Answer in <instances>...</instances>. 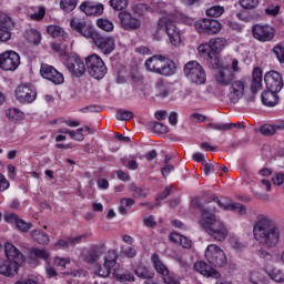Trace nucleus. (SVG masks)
I'll use <instances>...</instances> for the list:
<instances>
[{
	"label": "nucleus",
	"instance_id": "nucleus-50",
	"mask_svg": "<svg viewBox=\"0 0 284 284\" xmlns=\"http://www.w3.org/2000/svg\"><path fill=\"white\" fill-rule=\"evenodd\" d=\"M51 50L57 52V54H60V57H63V54H65V44L61 42H53L51 43Z\"/></svg>",
	"mask_w": 284,
	"mask_h": 284
},
{
	"label": "nucleus",
	"instance_id": "nucleus-27",
	"mask_svg": "<svg viewBox=\"0 0 284 284\" xmlns=\"http://www.w3.org/2000/svg\"><path fill=\"white\" fill-rule=\"evenodd\" d=\"M262 103L267 108H274L278 104V91L267 89L261 94Z\"/></svg>",
	"mask_w": 284,
	"mask_h": 284
},
{
	"label": "nucleus",
	"instance_id": "nucleus-10",
	"mask_svg": "<svg viewBox=\"0 0 284 284\" xmlns=\"http://www.w3.org/2000/svg\"><path fill=\"white\" fill-rule=\"evenodd\" d=\"M64 65L70 74H72V77H75L77 79L85 74V62H83V60H81V58L75 53H70L69 55H67Z\"/></svg>",
	"mask_w": 284,
	"mask_h": 284
},
{
	"label": "nucleus",
	"instance_id": "nucleus-44",
	"mask_svg": "<svg viewBox=\"0 0 284 284\" xmlns=\"http://www.w3.org/2000/svg\"><path fill=\"white\" fill-rule=\"evenodd\" d=\"M223 12H225V9L223 7L214 6L206 10V16L219 18L221 17V14H223Z\"/></svg>",
	"mask_w": 284,
	"mask_h": 284
},
{
	"label": "nucleus",
	"instance_id": "nucleus-48",
	"mask_svg": "<svg viewBox=\"0 0 284 284\" xmlns=\"http://www.w3.org/2000/svg\"><path fill=\"white\" fill-rule=\"evenodd\" d=\"M31 254L37 258H42L43 261L50 256V253L44 248H32Z\"/></svg>",
	"mask_w": 284,
	"mask_h": 284
},
{
	"label": "nucleus",
	"instance_id": "nucleus-36",
	"mask_svg": "<svg viewBox=\"0 0 284 284\" xmlns=\"http://www.w3.org/2000/svg\"><path fill=\"white\" fill-rule=\"evenodd\" d=\"M97 26L100 30H104V32H112L114 30V23L108 19L100 18L97 20Z\"/></svg>",
	"mask_w": 284,
	"mask_h": 284
},
{
	"label": "nucleus",
	"instance_id": "nucleus-59",
	"mask_svg": "<svg viewBox=\"0 0 284 284\" xmlns=\"http://www.w3.org/2000/svg\"><path fill=\"white\" fill-rule=\"evenodd\" d=\"M16 284H39V280L34 276H29L16 282Z\"/></svg>",
	"mask_w": 284,
	"mask_h": 284
},
{
	"label": "nucleus",
	"instance_id": "nucleus-43",
	"mask_svg": "<svg viewBox=\"0 0 284 284\" xmlns=\"http://www.w3.org/2000/svg\"><path fill=\"white\" fill-rule=\"evenodd\" d=\"M268 276L272 281H275V283H284V273L278 268H273Z\"/></svg>",
	"mask_w": 284,
	"mask_h": 284
},
{
	"label": "nucleus",
	"instance_id": "nucleus-40",
	"mask_svg": "<svg viewBox=\"0 0 284 284\" xmlns=\"http://www.w3.org/2000/svg\"><path fill=\"white\" fill-rule=\"evenodd\" d=\"M156 90L159 92L156 97H160L161 99H166V97L170 95V88L165 85L163 81L156 83Z\"/></svg>",
	"mask_w": 284,
	"mask_h": 284
},
{
	"label": "nucleus",
	"instance_id": "nucleus-47",
	"mask_svg": "<svg viewBox=\"0 0 284 284\" xmlns=\"http://www.w3.org/2000/svg\"><path fill=\"white\" fill-rule=\"evenodd\" d=\"M32 21H41L45 17V7H38V11L29 14Z\"/></svg>",
	"mask_w": 284,
	"mask_h": 284
},
{
	"label": "nucleus",
	"instance_id": "nucleus-2",
	"mask_svg": "<svg viewBox=\"0 0 284 284\" xmlns=\"http://www.w3.org/2000/svg\"><path fill=\"white\" fill-rule=\"evenodd\" d=\"M70 26L72 30L81 34V37H84V39H92L94 45H97L98 50H101L103 54H112V52H114V48H116L114 38L94 31L92 26L79 18L71 19Z\"/></svg>",
	"mask_w": 284,
	"mask_h": 284
},
{
	"label": "nucleus",
	"instance_id": "nucleus-31",
	"mask_svg": "<svg viewBox=\"0 0 284 284\" xmlns=\"http://www.w3.org/2000/svg\"><path fill=\"white\" fill-rule=\"evenodd\" d=\"M33 241H37L40 245H48L50 243V236L42 231L34 230L31 232Z\"/></svg>",
	"mask_w": 284,
	"mask_h": 284
},
{
	"label": "nucleus",
	"instance_id": "nucleus-7",
	"mask_svg": "<svg viewBox=\"0 0 284 284\" xmlns=\"http://www.w3.org/2000/svg\"><path fill=\"white\" fill-rule=\"evenodd\" d=\"M158 34L159 32H161V30H163L164 32H166L172 45H181V31H179L176 24L174 23V21H172V19H170V17L160 18L158 21Z\"/></svg>",
	"mask_w": 284,
	"mask_h": 284
},
{
	"label": "nucleus",
	"instance_id": "nucleus-28",
	"mask_svg": "<svg viewBox=\"0 0 284 284\" xmlns=\"http://www.w3.org/2000/svg\"><path fill=\"white\" fill-rule=\"evenodd\" d=\"M19 265L10 262V260H7L2 263H0V274L2 276H14L16 274H19Z\"/></svg>",
	"mask_w": 284,
	"mask_h": 284
},
{
	"label": "nucleus",
	"instance_id": "nucleus-26",
	"mask_svg": "<svg viewBox=\"0 0 284 284\" xmlns=\"http://www.w3.org/2000/svg\"><path fill=\"white\" fill-rule=\"evenodd\" d=\"M284 131V121L277 122L275 124H264L261 126L260 132L263 136H274V134H278V132Z\"/></svg>",
	"mask_w": 284,
	"mask_h": 284
},
{
	"label": "nucleus",
	"instance_id": "nucleus-23",
	"mask_svg": "<svg viewBox=\"0 0 284 284\" xmlns=\"http://www.w3.org/2000/svg\"><path fill=\"white\" fill-rule=\"evenodd\" d=\"M209 44L211 45V52L209 53V60L215 61V65L219 63V57L216 55L225 45L227 44V40L225 38H215L211 39Z\"/></svg>",
	"mask_w": 284,
	"mask_h": 284
},
{
	"label": "nucleus",
	"instance_id": "nucleus-33",
	"mask_svg": "<svg viewBox=\"0 0 284 284\" xmlns=\"http://www.w3.org/2000/svg\"><path fill=\"white\" fill-rule=\"evenodd\" d=\"M131 192H133L134 199H148L150 196V189L138 187L134 184L130 185Z\"/></svg>",
	"mask_w": 284,
	"mask_h": 284
},
{
	"label": "nucleus",
	"instance_id": "nucleus-56",
	"mask_svg": "<svg viewBox=\"0 0 284 284\" xmlns=\"http://www.w3.org/2000/svg\"><path fill=\"white\" fill-rule=\"evenodd\" d=\"M11 37L12 36L10 33V30H8V28L0 27V41H2V42L10 41Z\"/></svg>",
	"mask_w": 284,
	"mask_h": 284
},
{
	"label": "nucleus",
	"instance_id": "nucleus-8",
	"mask_svg": "<svg viewBox=\"0 0 284 284\" xmlns=\"http://www.w3.org/2000/svg\"><path fill=\"white\" fill-rule=\"evenodd\" d=\"M184 75L195 85H203L206 81L205 70L196 61H190L184 65Z\"/></svg>",
	"mask_w": 284,
	"mask_h": 284
},
{
	"label": "nucleus",
	"instance_id": "nucleus-12",
	"mask_svg": "<svg viewBox=\"0 0 284 284\" xmlns=\"http://www.w3.org/2000/svg\"><path fill=\"white\" fill-rule=\"evenodd\" d=\"M195 30L200 34H219L221 32V22L215 19H202L195 22Z\"/></svg>",
	"mask_w": 284,
	"mask_h": 284
},
{
	"label": "nucleus",
	"instance_id": "nucleus-11",
	"mask_svg": "<svg viewBox=\"0 0 284 284\" xmlns=\"http://www.w3.org/2000/svg\"><path fill=\"white\" fill-rule=\"evenodd\" d=\"M21 65V57L14 51H6L0 54V68L6 72H14Z\"/></svg>",
	"mask_w": 284,
	"mask_h": 284
},
{
	"label": "nucleus",
	"instance_id": "nucleus-24",
	"mask_svg": "<svg viewBox=\"0 0 284 284\" xmlns=\"http://www.w3.org/2000/svg\"><path fill=\"white\" fill-rule=\"evenodd\" d=\"M215 83L222 88H227L234 81V73L229 69H219L214 74Z\"/></svg>",
	"mask_w": 284,
	"mask_h": 284
},
{
	"label": "nucleus",
	"instance_id": "nucleus-32",
	"mask_svg": "<svg viewBox=\"0 0 284 284\" xmlns=\"http://www.w3.org/2000/svg\"><path fill=\"white\" fill-rule=\"evenodd\" d=\"M248 281L252 284H267V276L258 271H253L250 273Z\"/></svg>",
	"mask_w": 284,
	"mask_h": 284
},
{
	"label": "nucleus",
	"instance_id": "nucleus-38",
	"mask_svg": "<svg viewBox=\"0 0 284 284\" xmlns=\"http://www.w3.org/2000/svg\"><path fill=\"white\" fill-rule=\"evenodd\" d=\"M47 32H48V34L52 36L53 39H59L61 37H65V31H63V29H61V27H59V26H49L47 28Z\"/></svg>",
	"mask_w": 284,
	"mask_h": 284
},
{
	"label": "nucleus",
	"instance_id": "nucleus-6",
	"mask_svg": "<svg viewBox=\"0 0 284 284\" xmlns=\"http://www.w3.org/2000/svg\"><path fill=\"white\" fill-rule=\"evenodd\" d=\"M85 65L90 77L98 81L108 74V67H105V62H103V59H101L97 53L85 58Z\"/></svg>",
	"mask_w": 284,
	"mask_h": 284
},
{
	"label": "nucleus",
	"instance_id": "nucleus-55",
	"mask_svg": "<svg viewBox=\"0 0 284 284\" xmlns=\"http://www.w3.org/2000/svg\"><path fill=\"white\" fill-rule=\"evenodd\" d=\"M265 14H267L268 17H276V14H278V12H281V7L278 4L276 6H271L267 7L264 10Z\"/></svg>",
	"mask_w": 284,
	"mask_h": 284
},
{
	"label": "nucleus",
	"instance_id": "nucleus-29",
	"mask_svg": "<svg viewBox=\"0 0 284 284\" xmlns=\"http://www.w3.org/2000/svg\"><path fill=\"white\" fill-rule=\"evenodd\" d=\"M101 256H103V251L101 250V247L93 246L84 256V261L87 263H97V261H99Z\"/></svg>",
	"mask_w": 284,
	"mask_h": 284
},
{
	"label": "nucleus",
	"instance_id": "nucleus-16",
	"mask_svg": "<svg viewBox=\"0 0 284 284\" xmlns=\"http://www.w3.org/2000/svg\"><path fill=\"white\" fill-rule=\"evenodd\" d=\"M227 98L231 103H239L243 95L245 94V81L243 80H233L231 82Z\"/></svg>",
	"mask_w": 284,
	"mask_h": 284
},
{
	"label": "nucleus",
	"instance_id": "nucleus-46",
	"mask_svg": "<svg viewBox=\"0 0 284 284\" xmlns=\"http://www.w3.org/2000/svg\"><path fill=\"white\" fill-rule=\"evenodd\" d=\"M240 6L244 10H254L258 8V0H240Z\"/></svg>",
	"mask_w": 284,
	"mask_h": 284
},
{
	"label": "nucleus",
	"instance_id": "nucleus-51",
	"mask_svg": "<svg viewBox=\"0 0 284 284\" xmlns=\"http://www.w3.org/2000/svg\"><path fill=\"white\" fill-rule=\"evenodd\" d=\"M17 227L18 230H20V232H30V230H32V223H28L21 219H19V221H17Z\"/></svg>",
	"mask_w": 284,
	"mask_h": 284
},
{
	"label": "nucleus",
	"instance_id": "nucleus-52",
	"mask_svg": "<svg viewBox=\"0 0 284 284\" xmlns=\"http://www.w3.org/2000/svg\"><path fill=\"white\" fill-rule=\"evenodd\" d=\"M89 234H82L75 237H68L69 239V247H74V245H79L83 239H88Z\"/></svg>",
	"mask_w": 284,
	"mask_h": 284
},
{
	"label": "nucleus",
	"instance_id": "nucleus-41",
	"mask_svg": "<svg viewBox=\"0 0 284 284\" xmlns=\"http://www.w3.org/2000/svg\"><path fill=\"white\" fill-rule=\"evenodd\" d=\"M60 8L64 12H72L77 8V0H61Z\"/></svg>",
	"mask_w": 284,
	"mask_h": 284
},
{
	"label": "nucleus",
	"instance_id": "nucleus-21",
	"mask_svg": "<svg viewBox=\"0 0 284 284\" xmlns=\"http://www.w3.org/2000/svg\"><path fill=\"white\" fill-rule=\"evenodd\" d=\"M263 89V71L261 68H255L252 72V82H251V92L252 97L248 98V101L254 102V97Z\"/></svg>",
	"mask_w": 284,
	"mask_h": 284
},
{
	"label": "nucleus",
	"instance_id": "nucleus-39",
	"mask_svg": "<svg viewBox=\"0 0 284 284\" xmlns=\"http://www.w3.org/2000/svg\"><path fill=\"white\" fill-rule=\"evenodd\" d=\"M135 274L139 276V278H154V272L145 266H139L135 270Z\"/></svg>",
	"mask_w": 284,
	"mask_h": 284
},
{
	"label": "nucleus",
	"instance_id": "nucleus-61",
	"mask_svg": "<svg viewBox=\"0 0 284 284\" xmlns=\"http://www.w3.org/2000/svg\"><path fill=\"white\" fill-rule=\"evenodd\" d=\"M54 265H57L58 267H65V265H70V258L55 257Z\"/></svg>",
	"mask_w": 284,
	"mask_h": 284
},
{
	"label": "nucleus",
	"instance_id": "nucleus-63",
	"mask_svg": "<svg viewBox=\"0 0 284 284\" xmlns=\"http://www.w3.org/2000/svg\"><path fill=\"white\" fill-rule=\"evenodd\" d=\"M180 245L184 247V250H190L192 247V240L182 235V239L180 240Z\"/></svg>",
	"mask_w": 284,
	"mask_h": 284
},
{
	"label": "nucleus",
	"instance_id": "nucleus-45",
	"mask_svg": "<svg viewBox=\"0 0 284 284\" xmlns=\"http://www.w3.org/2000/svg\"><path fill=\"white\" fill-rule=\"evenodd\" d=\"M110 6L116 11L125 10L128 8V0H110Z\"/></svg>",
	"mask_w": 284,
	"mask_h": 284
},
{
	"label": "nucleus",
	"instance_id": "nucleus-42",
	"mask_svg": "<svg viewBox=\"0 0 284 284\" xmlns=\"http://www.w3.org/2000/svg\"><path fill=\"white\" fill-rule=\"evenodd\" d=\"M118 121H130V119H134V113L132 111L119 109L116 111Z\"/></svg>",
	"mask_w": 284,
	"mask_h": 284
},
{
	"label": "nucleus",
	"instance_id": "nucleus-30",
	"mask_svg": "<svg viewBox=\"0 0 284 284\" xmlns=\"http://www.w3.org/2000/svg\"><path fill=\"white\" fill-rule=\"evenodd\" d=\"M151 261L154 265V268L156 270V272L159 274H162V276H168V274H170V271L168 270V267H165L163 262H161V260L159 258V255L153 254L151 256Z\"/></svg>",
	"mask_w": 284,
	"mask_h": 284
},
{
	"label": "nucleus",
	"instance_id": "nucleus-18",
	"mask_svg": "<svg viewBox=\"0 0 284 284\" xmlns=\"http://www.w3.org/2000/svg\"><path fill=\"white\" fill-rule=\"evenodd\" d=\"M214 203L219 205V207H223V210H229L231 212H236L237 214H247V207L241 203L231 202L227 197L213 196Z\"/></svg>",
	"mask_w": 284,
	"mask_h": 284
},
{
	"label": "nucleus",
	"instance_id": "nucleus-58",
	"mask_svg": "<svg viewBox=\"0 0 284 284\" xmlns=\"http://www.w3.org/2000/svg\"><path fill=\"white\" fill-rule=\"evenodd\" d=\"M209 128H211V130H219L220 132H227L229 130L227 123H211Z\"/></svg>",
	"mask_w": 284,
	"mask_h": 284
},
{
	"label": "nucleus",
	"instance_id": "nucleus-1",
	"mask_svg": "<svg viewBox=\"0 0 284 284\" xmlns=\"http://www.w3.org/2000/svg\"><path fill=\"white\" fill-rule=\"evenodd\" d=\"M253 235L255 241H257L260 245H263V247H267V250L276 247L278 241H281V230L278 225L267 215L257 216L253 226Z\"/></svg>",
	"mask_w": 284,
	"mask_h": 284
},
{
	"label": "nucleus",
	"instance_id": "nucleus-25",
	"mask_svg": "<svg viewBox=\"0 0 284 284\" xmlns=\"http://www.w3.org/2000/svg\"><path fill=\"white\" fill-rule=\"evenodd\" d=\"M194 270L202 276H206V278H221V273L205 262H196Z\"/></svg>",
	"mask_w": 284,
	"mask_h": 284
},
{
	"label": "nucleus",
	"instance_id": "nucleus-20",
	"mask_svg": "<svg viewBox=\"0 0 284 284\" xmlns=\"http://www.w3.org/2000/svg\"><path fill=\"white\" fill-rule=\"evenodd\" d=\"M4 252H6L7 261H10L11 263L20 267L21 265H23V262L26 261L23 257V253H21V251H19L17 246H14L11 243H7L4 245Z\"/></svg>",
	"mask_w": 284,
	"mask_h": 284
},
{
	"label": "nucleus",
	"instance_id": "nucleus-64",
	"mask_svg": "<svg viewBox=\"0 0 284 284\" xmlns=\"http://www.w3.org/2000/svg\"><path fill=\"white\" fill-rule=\"evenodd\" d=\"M274 185H283L284 184V173H277L272 179Z\"/></svg>",
	"mask_w": 284,
	"mask_h": 284
},
{
	"label": "nucleus",
	"instance_id": "nucleus-9",
	"mask_svg": "<svg viewBox=\"0 0 284 284\" xmlns=\"http://www.w3.org/2000/svg\"><path fill=\"white\" fill-rule=\"evenodd\" d=\"M205 258L214 267H224L227 265V256L216 244H211L205 250Z\"/></svg>",
	"mask_w": 284,
	"mask_h": 284
},
{
	"label": "nucleus",
	"instance_id": "nucleus-34",
	"mask_svg": "<svg viewBox=\"0 0 284 284\" xmlns=\"http://www.w3.org/2000/svg\"><path fill=\"white\" fill-rule=\"evenodd\" d=\"M6 115L9 121H22L24 116L23 112L17 108H11L7 110Z\"/></svg>",
	"mask_w": 284,
	"mask_h": 284
},
{
	"label": "nucleus",
	"instance_id": "nucleus-49",
	"mask_svg": "<svg viewBox=\"0 0 284 284\" xmlns=\"http://www.w3.org/2000/svg\"><path fill=\"white\" fill-rule=\"evenodd\" d=\"M273 52L277 59V61H280V63H284V45L283 44H277L273 48Z\"/></svg>",
	"mask_w": 284,
	"mask_h": 284
},
{
	"label": "nucleus",
	"instance_id": "nucleus-3",
	"mask_svg": "<svg viewBox=\"0 0 284 284\" xmlns=\"http://www.w3.org/2000/svg\"><path fill=\"white\" fill-rule=\"evenodd\" d=\"M214 211L215 209H212V206L203 207L201 210L202 219L200 220V225L211 239L222 243L227 239L229 231L223 221L216 217Z\"/></svg>",
	"mask_w": 284,
	"mask_h": 284
},
{
	"label": "nucleus",
	"instance_id": "nucleus-19",
	"mask_svg": "<svg viewBox=\"0 0 284 284\" xmlns=\"http://www.w3.org/2000/svg\"><path fill=\"white\" fill-rule=\"evenodd\" d=\"M267 90L272 92H281L283 90V77L277 71H270L264 75Z\"/></svg>",
	"mask_w": 284,
	"mask_h": 284
},
{
	"label": "nucleus",
	"instance_id": "nucleus-60",
	"mask_svg": "<svg viewBox=\"0 0 284 284\" xmlns=\"http://www.w3.org/2000/svg\"><path fill=\"white\" fill-rule=\"evenodd\" d=\"M4 221L6 223H16L17 225V221H19V215L14 213H6Z\"/></svg>",
	"mask_w": 284,
	"mask_h": 284
},
{
	"label": "nucleus",
	"instance_id": "nucleus-62",
	"mask_svg": "<svg viewBox=\"0 0 284 284\" xmlns=\"http://www.w3.org/2000/svg\"><path fill=\"white\" fill-rule=\"evenodd\" d=\"M124 256H128V258H134L136 256V248L134 246H128L123 250Z\"/></svg>",
	"mask_w": 284,
	"mask_h": 284
},
{
	"label": "nucleus",
	"instance_id": "nucleus-53",
	"mask_svg": "<svg viewBox=\"0 0 284 284\" xmlns=\"http://www.w3.org/2000/svg\"><path fill=\"white\" fill-rule=\"evenodd\" d=\"M202 165H203L204 174L206 176L212 174V172H216V168H219V165H214V163H207V162H203Z\"/></svg>",
	"mask_w": 284,
	"mask_h": 284
},
{
	"label": "nucleus",
	"instance_id": "nucleus-54",
	"mask_svg": "<svg viewBox=\"0 0 284 284\" xmlns=\"http://www.w3.org/2000/svg\"><path fill=\"white\" fill-rule=\"evenodd\" d=\"M230 244L234 250H243L245 247V244L241 242V240L236 236H231Z\"/></svg>",
	"mask_w": 284,
	"mask_h": 284
},
{
	"label": "nucleus",
	"instance_id": "nucleus-14",
	"mask_svg": "<svg viewBox=\"0 0 284 284\" xmlns=\"http://www.w3.org/2000/svg\"><path fill=\"white\" fill-rule=\"evenodd\" d=\"M276 31H274V28L265 24H255L252 28V34L254 39L257 41H261L262 43H265L267 41H272L274 39Z\"/></svg>",
	"mask_w": 284,
	"mask_h": 284
},
{
	"label": "nucleus",
	"instance_id": "nucleus-17",
	"mask_svg": "<svg viewBox=\"0 0 284 284\" xmlns=\"http://www.w3.org/2000/svg\"><path fill=\"white\" fill-rule=\"evenodd\" d=\"M120 26L123 30L132 32L133 30H139L141 28V20L135 17H132V13L128 11H122L118 16Z\"/></svg>",
	"mask_w": 284,
	"mask_h": 284
},
{
	"label": "nucleus",
	"instance_id": "nucleus-5",
	"mask_svg": "<svg viewBox=\"0 0 284 284\" xmlns=\"http://www.w3.org/2000/svg\"><path fill=\"white\" fill-rule=\"evenodd\" d=\"M145 68L149 72H155L161 77H172L176 73V64L165 59L163 55H153L145 61Z\"/></svg>",
	"mask_w": 284,
	"mask_h": 284
},
{
	"label": "nucleus",
	"instance_id": "nucleus-13",
	"mask_svg": "<svg viewBox=\"0 0 284 284\" xmlns=\"http://www.w3.org/2000/svg\"><path fill=\"white\" fill-rule=\"evenodd\" d=\"M16 99L19 103H33L37 100V89L29 84H20L16 89Z\"/></svg>",
	"mask_w": 284,
	"mask_h": 284
},
{
	"label": "nucleus",
	"instance_id": "nucleus-37",
	"mask_svg": "<svg viewBox=\"0 0 284 284\" xmlns=\"http://www.w3.org/2000/svg\"><path fill=\"white\" fill-rule=\"evenodd\" d=\"M149 128L150 130H152V132H155L156 134H168L169 132L168 125L159 122H150Z\"/></svg>",
	"mask_w": 284,
	"mask_h": 284
},
{
	"label": "nucleus",
	"instance_id": "nucleus-35",
	"mask_svg": "<svg viewBox=\"0 0 284 284\" xmlns=\"http://www.w3.org/2000/svg\"><path fill=\"white\" fill-rule=\"evenodd\" d=\"M134 205V200L130 197H123L120 201L119 212L122 214V216H125L128 214V207H132Z\"/></svg>",
	"mask_w": 284,
	"mask_h": 284
},
{
	"label": "nucleus",
	"instance_id": "nucleus-4",
	"mask_svg": "<svg viewBox=\"0 0 284 284\" xmlns=\"http://www.w3.org/2000/svg\"><path fill=\"white\" fill-rule=\"evenodd\" d=\"M119 258V255L116 254V251L112 250L109 251L108 255L104 257V263L102 266L98 267V271H95V274L100 276L101 278H108L110 276L112 270H113V276L118 281H134V275L130 273H123V270L119 268V264H116V260Z\"/></svg>",
	"mask_w": 284,
	"mask_h": 284
},
{
	"label": "nucleus",
	"instance_id": "nucleus-57",
	"mask_svg": "<svg viewBox=\"0 0 284 284\" xmlns=\"http://www.w3.org/2000/svg\"><path fill=\"white\" fill-rule=\"evenodd\" d=\"M197 51L200 52V54H203L205 58L210 59V52H212V47L209 44H201L197 48Z\"/></svg>",
	"mask_w": 284,
	"mask_h": 284
},
{
	"label": "nucleus",
	"instance_id": "nucleus-22",
	"mask_svg": "<svg viewBox=\"0 0 284 284\" xmlns=\"http://www.w3.org/2000/svg\"><path fill=\"white\" fill-rule=\"evenodd\" d=\"M80 10L87 14V17H101L103 14L104 7L102 3L84 1L80 6Z\"/></svg>",
	"mask_w": 284,
	"mask_h": 284
},
{
	"label": "nucleus",
	"instance_id": "nucleus-15",
	"mask_svg": "<svg viewBox=\"0 0 284 284\" xmlns=\"http://www.w3.org/2000/svg\"><path fill=\"white\" fill-rule=\"evenodd\" d=\"M40 74L43 79L51 81L54 85H61L65 78H63V73L59 72L54 69V67L49 65L47 63L41 64Z\"/></svg>",
	"mask_w": 284,
	"mask_h": 284
}]
</instances>
